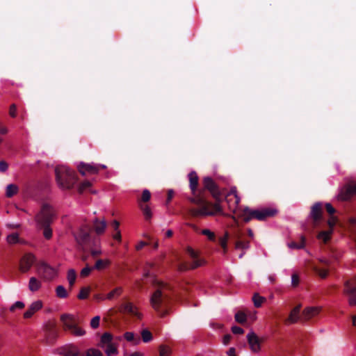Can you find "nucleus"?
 I'll return each instance as SVG.
<instances>
[{
    "mask_svg": "<svg viewBox=\"0 0 356 356\" xmlns=\"http://www.w3.org/2000/svg\"><path fill=\"white\" fill-rule=\"evenodd\" d=\"M188 200L199 207L189 209L188 212L193 217L211 216L222 212L219 202L212 204L207 201L200 193L197 194V196L188 197Z\"/></svg>",
    "mask_w": 356,
    "mask_h": 356,
    "instance_id": "nucleus-1",
    "label": "nucleus"
},
{
    "mask_svg": "<svg viewBox=\"0 0 356 356\" xmlns=\"http://www.w3.org/2000/svg\"><path fill=\"white\" fill-rule=\"evenodd\" d=\"M188 200L199 207L189 209L188 212L193 217L211 216L222 212L219 202L212 204L207 201L200 193L197 194V196L188 197Z\"/></svg>",
    "mask_w": 356,
    "mask_h": 356,
    "instance_id": "nucleus-2",
    "label": "nucleus"
},
{
    "mask_svg": "<svg viewBox=\"0 0 356 356\" xmlns=\"http://www.w3.org/2000/svg\"><path fill=\"white\" fill-rule=\"evenodd\" d=\"M57 184L61 189L73 188L76 182L75 172L65 165L57 166L55 169Z\"/></svg>",
    "mask_w": 356,
    "mask_h": 356,
    "instance_id": "nucleus-3",
    "label": "nucleus"
},
{
    "mask_svg": "<svg viewBox=\"0 0 356 356\" xmlns=\"http://www.w3.org/2000/svg\"><path fill=\"white\" fill-rule=\"evenodd\" d=\"M277 213V210L274 208L267 207L260 209H251L246 207L243 209L241 217L245 222L252 219L264 220L268 218L273 217Z\"/></svg>",
    "mask_w": 356,
    "mask_h": 356,
    "instance_id": "nucleus-4",
    "label": "nucleus"
},
{
    "mask_svg": "<svg viewBox=\"0 0 356 356\" xmlns=\"http://www.w3.org/2000/svg\"><path fill=\"white\" fill-rule=\"evenodd\" d=\"M60 321L65 330H70L76 337H81L86 334V331L77 326L76 316L71 314H63L60 316Z\"/></svg>",
    "mask_w": 356,
    "mask_h": 356,
    "instance_id": "nucleus-5",
    "label": "nucleus"
},
{
    "mask_svg": "<svg viewBox=\"0 0 356 356\" xmlns=\"http://www.w3.org/2000/svg\"><path fill=\"white\" fill-rule=\"evenodd\" d=\"M55 216L54 208L48 204H43L40 211L35 215V220L38 225H50Z\"/></svg>",
    "mask_w": 356,
    "mask_h": 356,
    "instance_id": "nucleus-6",
    "label": "nucleus"
},
{
    "mask_svg": "<svg viewBox=\"0 0 356 356\" xmlns=\"http://www.w3.org/2000/svg\"><path fill=\"white\" fill-rule=\"evenodd\" d=\"M164 295L161 289H156L150 298L151 306L161 316H164L166 314L165 312L161 310Z\"/></svg>",
    "mask_w": 356,
    "mask_h": 356,
    "instance_id": "nucleus-7",
    "label": "nucleus"
},
{
    "mask_svg": "<svg viewBox=\"0 0 356 356\" xmlns=\"http://www.w3.org/2000/svg\"><path fill=\"white\" fill-rule=\"evenodd\" d=\"M356 194V183L353 185L346 184L339 188V193L336 197L339 201H347L353 195Z\"/></svg>",
    "mask_w": 356,
    "mask_h": 356,
    "instance_id": "nucleus-8",
    "label": "nucleus"
},
{
    "mask_svg": "<svg viewBox=\"0 0 356 356\" xmlns=\"http://www.w3.org/2000/svg\"><path fill=\"white\" fill-rule=\"evenodd\" d=\"M106 168V165L95 164V163H80L78 165L79 172L85 176L87 175H95L97 174L100 169Z\"/></svg>",
    "mask_w": 356,
    "mask_h": 356,
    "instance_id": "nucleus-9",
    "label": "nucleus"
},
{
    "mask_svg": "<svg viewBox=\"0 0 356 356\" xmlns=\"http://www.w3.org/2000/svg\"><path fill=\"white\" fill-rule=\"evenodd\" d=\"M38 273L47 281L53 280L57 275V272L55 268L44 262H42L38 265Z\"/></svg>",
    "mask_w": 356,
    "mask_h": 356,
    "instance_id": "nucleus-10",
    "label": "nucleus"
},
{
    "mask_svg": "<svg viewBox=\"0 0 356 356\" xmlns=\"http://www.w3.org/2000/svg\"><path fill=\"white\" fill-rule=\"evenodd\" d=\"M344 293L350 296L348 303L351 306L356 305V277L353 280H347L344 283Z\"/></svg>",
    "mask_w": 356,
    "mask_h": 356,
    "instance_id": "nucleus-11",
    "label": "nucleus"
},
{
    "mask_svg": "<svg viewBox=\"0 0 356 356\" xmlns=\"http://www.w3.org/2000/svg\"><path fill=\"white\" fill-rule=\"evenodd\" d=\"M246 338L251 352L253 353H259L261 349V339H260L252 330H250L247 334Z\"/></svg>",
    "mask_w": 356,
    "mask_h": 356,
    "instance_id": "nucleus-12",
    "label": "nucleus"
},
{
    "mask_svg": "<svg viewBox=\"0 0 356 356\" xmlns=\"http://www.w3.org/2000/svg\"><path fill=\"white\" fill-rule=\"evenodd\" d=\"M226 201L228 204L229 210L234 213L241 201V198L237 194L236 187L231 188L230 191L227 195Z\"/></svg>",
    "mask_w": 356,
    "mask_h": 356,
    "instance_id": "nucleus-13",
    "label": "nucleus"
},
{
    "mask_svg": "<svg viewBox=\"0 0 356 356\" xmlns=\"http://www.w3.org/2000/svg\"><path fill=\"white\" fill-rule=\"evenodd\" d=\"M35 261V257L31 253L25 254L19 261V270L23 273H27Z\"/></svg>",
    "mask_w": 356,
    "mask_h": 356,
    "instance_id": "nucleus-14",
    "label": "nucleus"
},
{
    "mask_svg": "<svg viewBox=\"0 0 356 356\" xmlns=\"http://www.w3.org/2000/svg\"><path fill=\"white\" fill-rule=\"evenodd\" d=\"M202 182L204 189L208 190L213 197L218 200L220 195V193L213 179L209 177H205L203 179Z\"/></svg>",
    "mask_w": 356,
    "mask_h": 356,
    "instance_id": "nucleus-15",
    "label": "nucleus"
},
{
    "mask_svg": "<svg viewBox=\"0 0 356 356\" xmlns=\"http://www.w3.org/2000/svg\"><path fill=\"white\" fill-rule=\"evenodd\" d=\"M89 227L87 226L81 227L76 233L74 234L76 242L83 246L90 239Z\"/></svg>",
    "mask_w": 356,
    "mask_h": 356,
    "instance_id": "nucleus-16",
    "label": "nucleus"
},
{
    "mask_svg": "<svg viewBox=\"0 0 356 356\" xmlns=\"http://www.w3.org/2000/svg\"><path fill=\"white\" fill-rule=\"evenodd\" d=\"M188 177L189 179V188L191 191L193 197L197 196V194L200 193L203 195L204 189L197 190L198 186V176L195 171H191L188 175Z\"/></svg>",
    "mask_w": 356,
    "mask_h": 356,
    "instance_id": "nucleus-17",
    "label": "nucleus"
},
{
    "mask_svg": "<svg viewBox=\"0 0 356 356\" xmlns=\"http://www.w3.org/2000/svg\"><path fill=\"white\" fill-rule=\"evenodd\" d=\"M323 215V207L322 203L320 202H317L313 204L311 208V211L309 213V217L313 220L314 225L318 224L320 220L322 219Z\"/></svg>",
    "mask_w": 356,
    "mask_h": 356,
    "instance_id": "nucleus-18",
    "label": "nucleus"
},
{
    "mask_svg": "<svg viewBox=\"0 0 356 356\" xmlns=\"http://www.w3.org/2000/svg\"><path fill=\"white\" fill-rule=\"evenodd\" d=\"M43 307V302L40 300H35L33 302L27 309V310L24 313V318H31L35 313L40 310Z\"/></svg>",
    "mask_w": 356,
    "mask_h": 356,
    "instance_id": "nucleus-19",
    "label": "nucleus"
},
{
    "mask_svg": "<svg viewBox=\"0 0 356 356\" xmlns=\"http://www.w3.org/2000/svg\"><path fill=\"white\" fill-rule=\"evenodd\" d=\"M186 252L190 255V257L193 259H194L189 268L195 269L201 266L203 264V261H202L201 259H197L198 253L195 250H194L191 247H187Z\"/></svg>",
    "mask_w": 356,
    "mask_h": 356,
    "instance_id": "nucleus-20",
    "label": "nucleus"
},
{
    "mask_svg": "<svg viewBox=\"0 0 356 356\" xmlns=\"http://www.w3.org/2000/svg\"><path fill=\"white\" fill-rule=\"evenodd\" d=\"M121 309L123 312L131 314L138 318H141V314L137 312V308L131 302H127L121 305Z\"/></svg>",
    "mask_w": 356,
    "mask_h": 356,
    "instance_id": "nucleus-21",
    "label": "nucleus"
},
{
    "mask_svg": "<svg viewBox=\"0 0 356 356\" xmlns=\"http://www.w3.org/2000/svg\"><path fill=\"white\" fill-rule=\"evenodd\" d=\"M93 227L97 234H102L106 229V222L104 219L100 220L97 218H95L93 220Z\"/></svg>",
    "mask_w": 356,
    "mask_h": 356,
    "instance_id": "nucleus-22",
    "label": "nucleus"
},
{
    "mask_svg": "<svg viewBox=\"0 0 356 356\" xmlns=\"http://www.w3.org/2000/svg\"><path fill=\"white\" fill-rule=\"evenodd\" d=\"M81 355L79 348L73 344L67 346L64 349V356H80Z\"/></svg>",
    "mask_w": 356,
    "mask_h": 356,
    "instance_id": "nucleus-23",
    "label": "nucleus"
},
{
    "mask_svg": "<svg viewBox=\"0 0 356 356\" xmlns=\"http://www.w3.org/2000/svg\"><path fill=\"white\" fill-rule=\"evenodd\" d=\"M320 311V309L318 307H308L303 310L302 312V318L304 320L307 321L316 315Z\"/></svg>",
    "mask_w": 356,
    "mask_h": 356,
    "instance_id": "nucleus-24",
    "label": "nucleus"
},
{
    "mask_svg": "<svg viewBox=\"0 0 356 356\" xmlns=\"http://www.w3.org/2000/svg\"><path fill=\"white\" fill-rule=\"evenodd\" d=\"M300 309V305H298L291 310L289 316L286 320L289 323H296L298 321Z\"/></svg>",
    "mask_w": 356,
    "mask_h": 356,
    "instance_id": "nucleus-25",
    "label": "nucleus"
},
{
    "mask_svg": "<svg viewBox=\"0 0 356 356\" xmlns=\"http://www.w3.org/2000/svg\"><path fill=\"white\" fill-rule=\"evenodd\" d=\"M41 282L35 277H31L29 281V289L31 292H35L41 288Z\"/></svg>",
    "mask_w": 356,
    "mask_h": 356,
    "instance_id": "nucleus-26",
    "label": "nucleus"
},
{
    "mask_svg": "<svg viewBox=\"0 0 356 356\" xmlns=\"http://www.w3.org/2000/svg\"><path fill=\"white\" fill-rule=\"evenodd\" d=\"M112 340H113V336L109 332H105L104 333L100 339V341L98 344V346L100 348H104L105 346H108V344H112Z\"/></svg>",
    "mask_w": 356,
    "mask_h": 356,
    "instance_id": "nucleus-27",
    "label": "nucleus"
},
{
    "mask_svg": "<svg viewBox=\"0 0 356 356\" xmlns=\"http://www.w3.org/2000/svg\"><path fill=\"white\" fill-rule=\"evenodd\" d=\"M19 191V188L16 184H10L6 186V195L7 197H12Z\"/></svg>",
    "mask_w": 356,
    "mask_h": 356,
    "instance_id": "nucleus-28",
    "label": "nucleus"
},
{
    "mask_svg": "<svg viewBox=\"0 0 356 356\" xmlns=\"http://www.w3.org/2000/svg\"><path fill=\"white\" fill-rule=\"evenodd\" d=\"M138 204L140 209L143 211L145 220H149L152 217V212L150 207L148 205H145L143 204H141L140 202H139Z\"/></svg>",
    "mask_w": 356,
    "mask_h": 356,
    "instance_id": "nucleus-29",
    "label": "nucleus"
},
{
    "mask_svg": "<svg viewBox=\"0 0 356 356\" xmlns=\"http://www.w3.org/2000/svg\"><path fill=\"white\" fill-rule=\"evenodd\" d=\"M110 265V261L108 259H98L96 261L95 266L92 267L93 269L98 270L106 268Z\"/></svg>",
    "mask_w": 356,
    "mask_h": 356,
    "instance_id": "nucleus-30",
    "label": "nucleus"
},
{
    "mask_svg": "<svg viewBox=\"0 0 356 356\" xmlns=\"http://www.w3.org/2000/svg\"><path fill=\"white\" fill-rule=\"evenodd\" d=\"M123 291V289L121 286H118L110 291L106 296V299L112 300L115 297L120 296Z\"/></svg>",
    "mask_w": 356,
    "mask_h": 356,
    "instance_id": "nucleus-31",
    "label": "nucleus"
},
{
    "mask_svg": "<svg viewBox=\"0 0 356 356\" xmlns=\"http://www.w3.org/2000/svg\"><path fill=\"white\" fill-rule=\"evenodd\" d=\"M76 278V273L74 269L71 268L68 270L67 274V279L69 282L70 287L72 288L75 283Z\"/></svg>",
    "mask_w": 356,
    "mask_h": 356,
    "instance_id": "nucleus-32",
    "label": "nucleus"
},
{
    "mask_svg": "<svg viewBox=\"0 0 356 356\" xmlns=\"http://www.w3.org/2000/svg\"><path fill=\"white\" fill-rule=\"evenodd\" d=\"M6 242L10 245L21 243L18 233H12L7 236Z\"/></svg>",
    "mask_w": 356,
    "mask_h": 356,
    "instance_id": "nucleus-33",
    "label": "nucleus"
},
{
    "mask_svg": "<svg viewBox=\"0 0 356 356\" xmlns=\"http://www.w3.org/2000/svg\"><path fill=\"white\" fill-rule=\"evenodd\" d=\"M80 356H104V355L99 349L90 348L86 350V353Z\"/></svg>",
    "mask_w": 356,
    "mask_h": 356,
    "instance_id": "nucleus-34",
    "label": "nucleus"
},
{
    "mask_svg": "<svg viewBox=\"0 0 356 356\" xmlns=\"http://www.w3.org/2000/svg\"><path fill=\"white\" fill-rule=\"evenodd\" d=\"M56 294L60 298H66L68 296L67 290L62 285H59L56 288Z\"/></svg>",
    "mask_w": 356,
    "mask_h": 356,
    "instance_id": "nucleus-35",
    "label": "nucleus"
},
{
    "mask_svg": "<svg viewBox=\"0 0 356 356\" xmlns=\"http://www.w3.org/2000/svg\"><path fill=\"white\" fill-rule=\"evenodd\" d=\"M266 298L263 296H259L258 293H254L252 297V301L255 307H260Z\"/></svg>",
    "mask_w": 356,
    "mask_h": 356,
    "instance_id": "nucleus-36",
    "label": "nucleus"
},
{
    "mask_svg": "<svg viewBox=\"0 0 356 356\" xmlns=\"http://www.w3.org/2000/svg\"><path fill=\"white\" fill-rule=\"evenodd\" d=\"M249 241H237L235 243V248L236 250H246L250 248Z\"/></svg>",
    "mask_w": 356,
    "mask_h": 356,
    "instance_id": "nucleus-37",
    "label": "nucleus"
},
{
    "mask_svg": "<svg viewBox=\"0 0 356 356\" xmlns=\"http://www.w3.org/2000/svg\"><path fill=\"white\" fill-rule=\"evenodd\" d=\"M39 227H42L44 237L49 240L52 237V229L50 227V225H38Z\"/></svg>",
    "mask_w": 356,
    "mask_h": 356,
    "instance_id": "nucleus-38",
    "label": "nucleus"
},
{
    "mask_svg": "<svg viewBox=\"0 0 356 356\" xmlns=\"http://www.w3.org/2000/svg\"><path fill=\"white\" fill-rule=\"evenodd\" d=\"M301 242L300 244H297L295 242H291L288 244L289 248L291 249H302L305 245V238L304 236H301L300 237Z\"/></svg>",
    "mask_w": 356,
    "mask_h": 356,
    "instance_id": "nucleus-39",
    "label": "nucleus"
},
{
    "mask_svg": "<svg viewBox=\"0 0 356 356\" xmlns=\"http://www.w3.org/2000/svg\"><path fill=\"white\" fill-rule=\"evenodd\" d=\"M235 321L238 323L243 324L247 321V316L243 312H238L234 316Z\"/></svg>",
    "mask_w": 356,
    "mask_h": 356,
    "instance_id": "nucleus-40",
    "label": "nucleus"
},
{
    "mask_svg": "<svg viewBox=\"0 0 356 356\" xmlns=\"http://www.w3.org/2000/svg\"><path fill=\"white\" fill-rule=\"evenodd\" d=\"M90 291V288L89 286L81 288L79 293L77 296L78 298L80 300L86 299L89 295Z\"/></svg>",
    "mask_w": 356,
    "mask_h": 356,
    "instance_id": "nucleus-41",
    "label": "nucleus"
},
{
    "mask_svg": "<svg viewBox=\"0 0 356 356\" xmlns=\"http://www.w3.org/2000/svg\"><path fill=\"white\" fill-rule=\"evenodd\" d=\"M332 233V229L327 231H322L318 234V238L323 240L324 242H327L330 239V236Z\"/></svg>",
    "mask_w": 356,
    "mask_h": 356,
    "instance_id": "nucleus-42",
    "label": "nucleus"
},
{
    "mask_svg": "<svg viewBox=\"0 0 356 356\" xmlns=\"http://www.w3.org/2000/svg\"><path fill=\"white\" fill-rule=\"evenodd\" d=\"M105 353L107 356H113V355H117L118 350L113 343L108 344V346H106V349L105 350Z\"/></svg>",
    "mask_w": 356,
    "mask_h": 356,
    "instance_id": "nucleus-43",
    "label": "nucleus"
},
{
    "mask_svg": "<svg viewBox=\"0 0 356 356\" xmlns=\"http://www.w3.org/2000/svg\"><path fill=\"white\" fill-rule=\"evenodd\" d=\"M141 337L145 343L149 342L152 339V333L147 330H143L141 332Z\"/></svg>",
    "mask_w": 356,
    "mask_h": 356,
    "instance_id": "nucleus-44",
    "label": "nucleus"
},
{
    "mask_svg": "<svg viewBox=\"0 0 356 356\" xmlns=\"http://www.w3.org/2000/svg\"><path fill=\"white\" fill-rule=\"evenodd\" d=\"M171 353L170 349L163 345L160 346L159 347V355L160 356H170Z\"/></svg>",
    "mask_w": 356,
    "mask_h": 356,
    "instance_id": "nucleus-45",
    "label": "nucleus"
},
{
    "mask_svg": "<svg viewBox=\"0 0 356 356\" xmlns=\"http://www.w3.org/2000/svg\"><path fill=\"white\" fill-rule=\"evenodd\" d=\"M151 198V193L148 189H144L142 193L140 201L147 202Z\"/></svg>",
    "mask_w": 356,
    "mask_h": 356,
    "instance_id": "nucleus-46",
    "label": "nucleus"
},
{
    "mask_svg": "<svg viewBox=\"0 0 356 356\" xmlns=\"http://www.w3.org/2000/svg\"><path fill=\"white\" fill-rule=\"evenodd\" d=\"M25 305L22 301H17L14 304H13L10 307V311L13 312L15 309H22L24 307Z\"/></svg>",
    "mask_w": 356,
    "mask_h": 356,
    "instance_id": "nucleus-47",
    "label": "nucleus"
},
{
    "mask_svg": "<svg viewBox=\"0 0 356 356\" xmlns=\"http://www.w3.org/2000/svg\"><path fill=\"white\" fill-rule=\"evenodd\" d=\"M102 252L101 248L99 245H95V246L90 249V254L92 257H96L100 254H102Z\"/></svg>",
    "mask_w": 356,
    "mask_h": 356,
    "instance_id": "nucleus-48",
    "label": "nucleus"
},
{
    "mask_svg": "<svg viewBox=\"0 0 356 356\" xmlns=\"http://www.w3.org/2000/svg\"><path fill=\"white\" fill-rule=\"evenodd\" d=\"M229 238L228 232H225V235L222 237L219 238V243L222 248H226L227 246V241Z\"/></svg>",
    "mask_w": 356,
    "mask_h": 356,
    "instance_id": "nucleus-49",
    "label": "nucleus"
},
{
    "mask_svg": "<svg viewBox=\"0 0 356 356\" xmlns=\"http://www.w3.org/2000/svg\"><path fill=\"white\" fill-rule=\"evenodd\" d=\"M100 322V316H96L93 317L90 321V326L93 329H96L99 327Z\"/></svg>",
    "mask_w": 356,
    "mask_h": 356,
    "instance_id": "nucleus-50",
    "label": "nucleus"
},
{
    "mask_svg": "<svg viewBox=\"0 0 356 356\" xmlns=\"http://www.w3.org/2000/svg\"><path fill=\"white\" fill-rule=\"evenodd\" d=\"M92 269V267H90L88 265H86V266L81 270V276L83 277L88 276Z\"/></svg>",
    "mask_w": 356,
    "mask_h": 356,
    "instance_id": "nucleus-51",
    "label": "nucleus"
},
{
    "mask_svg": "<svg viewBox=\"0 0 356 356\" xmlns=\"http://www.w3.org/2000/svg\"><path fill=\"white\" fill-rule=\"evenodd\" d=\"M202 234L203 235H205L208 237V238L211 241H214L215 240V234L213 232H211V230L208 229H203L202 231Z\"/></svg>",
    "mask_w": 356,
    "mask_h": 356,
    "instance_id": "nucleus-52",
    "label": "nucleus"
},
{
    "mask_svg": "<svg viewBox=\"0 0 356 356\" xmlns=\"http://www.w3.org/2000/svg\"><path fill=\"white\" fill-rule=\"evenodd\" d=\"M91 186V182L90 181H83L79 187V192L83 193L86 188H89Z\"/></svg>",
    "mask_w": 356,
    "mask_h": 356,
    "instance_id": "nucleus-53",
    "label": "nucleus"
},
{
    "mask_svg": "<svg viewBox=\"0 0 356 356\" xmlns=\"http://www.w3.org/2000/svg\"><path fill=\"white\" fill-rule=\"evenodd\" d=\"M315 270L316 273L323 279H325L327 277L328 275V271L325 269H321V268H315Z\"/></svg>",
    "mask_w": 356,
    "mask_h": 356,
    "instance_id": "nucleus-54",
    "label": "nucleus"
},
{
    "mask_svg": "<svg viewBox=\"0 0 356 356\" xmlns=\"http://www.w3.org/2000/svg\"><path fill=\"white\" fill-rule=\"evenodd\" d=\"M231 330L234 334H242L244 333L243 329L238 326H232Z\"/></svg>",
    "mask_w": 356,
    "mask_h": 356,
    "instance_id": "nucleus-55",
    "label": "nucleus"
},
{
    "mask_svg": "<svg viewBox=\"0 0 356 356\" xmlns=\"http://www.w3.org/2000/svg\"><path fill=\"white\" fill-rule=\"evenodd\" d=\"M9 114L12 118L16 117L17 115V107L15 104H11L10 106Z\"/></svg>",
    "mask_w": 356,
    "mask_h": 356,
    "instance_id": "nucleus-56",
    "label": "nucleus"
},
{
    "mask_svg": "<svg viewBox=\"0 0 356 356\" xmlns=\"http://www.w3.org/2000/svg\"><path fill=\"white\" fill-rule=\"evenodd\" d=\"M337 222V218L334 216L330 217V218L327 221V224L330 227V229H332L333 231V227L335 225Z\"/></svg>",
    "mask_w": 356,
    "mask_h": 356,
    "instance_id": "nucleus-57",
    "label": "nucleus"
},
{
    "mask_svg": "<svg viewBox=\"0 0 356 356\" xmlns=\"http://www.w3.org/2000/svg\"><path fill=\"white\" fill-rule=\"evenodd\" d=\"M299 284V277L297 274H293L291 275V284L293 286H298Z\"/></svg>",
    "mask_w": 356,
    "mask_h": 356,
    "instance_id": "nucleus-58",
    "label": "nucleus"
},
{
    "mask_svg": "<svg viewBox=\"0 0 356 356\" xmlns=\"http://www.w3.org/2000/svg\"><path fill=\"white\" fill-rule=\"evenodd\" d=\"M325 206L326 211L329 214L332 215L335 213V209L332 207V205L330 203H326Z\"/></svg>",
    "mask_w": 356,
    "mask_h": 356,
    "instance_id": "nucleus-59",
    "label": "nucleus"
},
{
    "mask_svg": "<svg viewBox=\"0 0 356 356\" xmlns=\"http://www.w3.org/2000/svg\"><path fill=\"white\" fill-rule=\"evenodd\" d=\"M8 165L6 161H0V172H4L8 170Z\"/></svg>",
    "mask_w": 356,
    "mask_h": 356,
    "instance_id": "nucleus-60",
    "label": "nucleus"
},
{
    "mask_svg": "<svg viewBox=\"0 0 356 356\" xmlns=\"http://www.w3.org/2000/svg\"><path fill=\"white\" fill-rule=\"evenodd\" d=\"M124 338L128 341H131L134 339V334L133 332H127L124 334Z\"/></svg>",
    "mask_w": 356,
    "mask_h": 356,
    "instance_id": "nucleus-61",
    "label": "nucleus"
},
{
    "mask_svg": "<svg viewBox=\"0 0 356 356\" xmlns=\"http://www.w3.org/2000/svg\"><path fill=\"white\" fill-rule=\"evenodd\" d=\"M231 339H232L231 334H225L222 338V343L226 346L230 342Z\"/></svg>",
    "mask_w": 356,
    "mask_h": 356,
    "instance_id": "nucleus-62",
    "label": "nucleus"
},
{
    "mask_svg": "<svg viewBox=\"0 0 356 356\" xmlns=\"http://www.w3.org/2000/svg\"><path fill=\"white\" fill-rule=\"evenodd\" d=\"M227 356H237L236 353V348L234 347H231L226 352Z\"/></svg>",
    "mask_w": 356,
    "mask_h": 356,
    "instance_id": "nucleus-63",
    "label": "nucleus"
},
{
    "mask_svg": "<svg viewBox=\"0 0 356 356\" xmlns=\"http://www.w3.org/2000/svg\"><path fill=\"white\" fill-rule=\"evenodd\" d=\"M111 225L115 232L118 230H120L119 229L120 223L118 220H113L111 223Z\"/></svg>",
    "mask_w": 356,
    "mask_h": 356,
    "instance_id": "nucleus-64",
    "label": "nucleus"
}]
</instances>
